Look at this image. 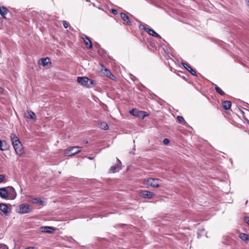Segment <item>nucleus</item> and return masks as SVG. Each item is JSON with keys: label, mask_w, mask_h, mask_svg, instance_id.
Wrapping results in <instances>:
<instances>
[{"label": "nucleus", "mask_w": 249, "mask_h": 249, "mask_svg": "<svg viewBox=\"0 0 249 249\" xmlns=\"http://www.w3.org/2000/svg\"><path fill=\"white\" fill-rule=\"evenodd\" d=\"M80 36L83 39L87 48L90 49L92 47V44L89 38L85 34H82Z\"/></svg>", "instance_id": "obj_6"}, {"label": "nucleus", "mask_w": 249, "mask_h": 249, "mask_svg": "<svg viewBox=\"0 0 249 249\" xmlns=\"http://www.w3.org/2000/svg\"><path fill=\"white\" fill-rule=\"evenodd\" d=\"M245 221L249 225V217H245Z\"/></svg>", "instance_id": "obj_34"}, {"label": "nucleus", "mask_w": 249, "mask_h": 249, "mask_svg": "<svg viewBox=\"0 0 249 249\" xmlns=\"http://www.w3.org/2000/svg\"><path fill=\"white\" fill-rule=\"evenodd\" d=\"M11 141L17 155L21 156L24 153L23 147L18 137L15 134L11 135Z\"/></svg>", "instance_id": "obj_1"}, {"label": "nucleus", "mask_w": 249, "mask_h": 249, "mask_svg": "<svg viewBox=\"0 0 249 249\" xmlns=\"http://www.w3.org/2000/svg\"><path fill=\"white\" fill-rule=\"evenodd\" d=\"M182 65L183 67L189 71L192 75L196 76V71L188 64L185 62H182Z\"/></svg>", "instance_id": "obj_9"}, {"label": "nucleus", "mask_w": 249, "mask_h": 249, "mask_svg": "<svg viewBox=\"0 0 249 249\" xmlns=\"http://www.w3.org/2000/svg\"><path fill=\"white\" fill-rule=\"evenodd\" d=\"M222 105L223 107L225 110H228L231 108V101L226 100V101H223L222 103Z\"/></svg>", "instance_id": "obj_18"}, {"label": "nucleus", "mask_w": 249, "mask_h": 249, "mask_svg": "<svg viewBox=\"0 0 249 249\" xmlns=\"http://www.w3.org/2000/svg\"><path fill=\"white\" fill-rule=\"evenodd\" d=\"M8 12V10L7 8L4 6L1 7V9L0 11V15L3 17L5 18V15L7 14Z\"/></svg>", "instance_id": "obj_20"}, {"label": "nucleus", "mask_w": 249, "mask_h": 249, "mask_svg": "<svg viewBox=\"0 0 249 249\" xmlns=\"http://www.w3.org/2000/svg\"><path fill=\"white\" fill-rule=\"evenodd\" d=\"M139 28L143 29L149 35L157 37L160 38H161V36L158 34H157L153 29L151 28L145 27L142 24H140L139 25Z\"/></svg>", "instance_id": "obj_4"}, {"label": "nucleus", "mask_w": 249, "mask_h": 249, "mask_svg": "<svg viewBox=\"0 0 249 249\" xmlns=\"http://www.w3.org/2000/svg\"><path fill=\"white\" fill-rule=\"evenodd\" d=\"M20 212L21 213H28L30 212V207L27 204H21L19 207Z\"/></svg>", "instance_id": "obj_10"}, {"label": "nucleus", "mask_w": 249, "mask_h": 249, "mask_svg": "<svg viewBox=\"0 0 249 249\" xmlns=\"http://www.w3.org/2000/svg\"><path fill=\"white\" fill-rule=\"evenodd\" d=\"M9 144L5 141L0 140V150L1 151H6L9 149Z\"/></svg>", "instance_id": "obj_15"}, {"label": "nucleus", "mask_w": 249, "mask_h": 249, "mask_svg": "<svg viewBox=\"0 0 249 249\" xmlns=\"http://www.w3.org/2000/svg\"><path fill=\"white\" fill-rule=\"evenodd\" d=\"M248 4H249V0H248Z\"/></svg>", "instance_id": "obj_39"}, {"label": "nucleus", "mask_w": 249, "mask_h": 249, "mask_svg": "<svg viewBox=\"0 0 249 249\" xmlns=\"http://www.w3.org/2000/svg\"><path fill=\"white\" fill-rule=\"evenodd\" d=\"M25 249H35V248L33 247H30L26 248Z\"/></svg>", "instance_id": "obj_36"}, {"label": "nucleus", "mask_w": 249, "mask_h": 249, "mask_svg": "<svg viewBox=\"0 0 249 249\" xmlns=\"http://www.w3.org/2000/svg\"><path fill=\"white\" fill-rule=\"evenodd\" d=\"M121 17L124 21L126 22L127 25H131V21H130L129 17L125 13H121Z\"/></svg>", "instance_id": "obj_16"}, {"label": "nucleus", "mask_w": 249, "mask_h": 249, "mask_svg": "<svg viewBox=\"0 0 249 249\" xmlns=\"http://www.w3.org/2000/svg\"><path fill=\"white\" fill-rule=\"evenodd\" d=\"M88 159H89V160H92L93 159V158H91L90 157H88Z\"/></svg>", "instance_id": "obj_37"}, {"label": "nucleus", "mask_w": 249, "mask_h": 249, "mask_svg": "<svg viewBox=\"0 0 249 249\" xmlns=\"http://www.w3.org/2000/svg\"><path fill=\"white\" fill-rule=\"evenodd\" d=\"M169 140L167 138H165L163 139V143L165 145H167L169 143Z\"/></svg>", "instance_id": "obj_29"}, {"label": "nucleus", "mask_w": 249, "mask_h": 249, "mask_svg": "<svg viewBox=\"0 0 249 249\" xmlns=\"http://www.w3.org/2000/svg\"><path fill=\"white\" fill-rule=\"evenodd\" d=\"M140 113V116H142L143 118L148 115V113L145 111H141V112Z\"/></svg>", "instance_id": "obj_27"}, {"label": "nucleus", "mask_w": 249, "mask_h": 249, "mask_svg": "<svg viewBox=\"0 0 249 249\" xmlns=\"http://www.w3.org/2000/svg\"><path fill=\"white\" fill-rule=\"evenodd\" d=\"M77 82L87 88H90L93 85L96 84L94 80L89 79L87 77H77Z\"/></svg>", "instance_id": "obj_2"}, {"label": "nucleus", "mask_w": 249, "mask_h": 249, "mask_svg": "<svg viewBox=\"0 0 249 249\" xmlns=\"http://www.w3.org/2000/svg\"><path fill=\"white\" fill-rule=\"evenodd\" d=\"M215 90H216V91L219 94H220L221 95H224L225 94V92L221 90V89L219 88L218 86H217L216 85L215 86Z\"/></svg>", "instance_id": "obj_24"}, {"label": "nucleus", "mask_w": 249, "mask_h": 249, "mask_svg": "<svg viewBox=\"0 0 249 249\" xmlns=\"http://www.w3.org/2000/svg\"><path fill=\"white\" fill-rule=\"evenodd\" d=\"M0 196L4 199L8 198V191L6 187L0 188Z\"/></svg>", "instance_id": "obj_13"}, {"label": "nucleus", "mask_w": 249, "mask_h": 249, "mask_svg": "<svg viewBox=\"0 0 249 249\" xmlns=\"http://www.w3.org/2000/svg\"><path fill=\"white\" fill-rule=\"evenodd\" d=\"M111 12L114 15H116L117 14V11L116 10L114 9H111Z\"/></svg>", "instance_id": "obj_33"}, {"label": "nucleus", "mask_w": 249, "mask_h": 249, "mask_svg": "<svg viewBox=\"0 0 249 249\" xmlns=\"http://www.w3.org/2000/svg\"><path fill=\"white\" fill-rule=\"evenodd\" d=\"M40 230L42 232H47L49 233H52L54 231L55 229L52 227L42 226L40 227Z\"/></svg>", "instance_id": "obj_12"}, {"label": "nucleus", "mask_w": 249, "mask_h": 249, "mask_svg": "<svg viewBox=\"0 0 249 249\" xmlns=\"http://www.w3.org/2000/svg\"><path fill=\"white\" fill-rule=\"evenodd\" d=\"M85 143H88V141H86V142H85Z\"/></svg>", "instance_id": "obj_38"}, {"label": "nucleus", "mask_w": 249, "mask_h": 249, "mask_svg": "<svg viewBox=\"0 0 249 249\" xmlns=\"http://www.w3.org/2000/svg\"><path fill=\"white\" fill-rule=\"evenodd\" d=\"M31 202L33 204H39L41 205L43 203V201L39 198L36 197L31 199Z\"/></svg>", "instance_id": "obj_22"}, {"label": "nucleus", "mask_w": 249, "mask_h": 249, "mask_svg": "<svg viewBox=\"0 0 249 249\" xmlns=\"http://www.w3.org/2000/svg\"><path fill=\"white\" fill-rule=\"evenodd\" d=\"M81 150V147L79 146H73L67 149V154L69 156L74 155L79 153Z\"/></svg>", "instance_id": "obj_5"}, {"label": "nucleus", "mask_w": 249, "mask_h": 249, "mask_svg": "<svg viewBox=\"0 0 249 249\" xmlns=\"http://www.w3.org/2000/svg\"><path fill=\"white\" fill-rule=\"evenodd\" d=\"M100 127L104 130H107L108 129V126L107 124L105 122H102L100 124Z\"/></svg>", "instance_id": "obj_26"}, {"label": "nucleus", "mask_w": 249, "mask_h": 249, "mask_svg": "<svg viewBox=\"0 0 249 249\" xmlns=\"http://www.w3.org/2000/svg\"><path fill=\"white\" fill-rule=\"evenodd\" d=\"M49 63H51V60L49 57L40 58L38 60V65H41L43 66H45Z\"/></svg>", "instance_id": "obj_14"}, {"label": "nucleus", "mask_w": 249, "mask_h": 249, "mask_svg": "<svg viewBox=\"0 0 249 249\" xmlns=\"http://www.w3.org/2000/svg\"><path fill=\"white\" fill-rule=\"evenodd\" d=\"M0 210L6 215L9 213L7 205L5 204L0 203Z\"/></svg>", "instance_id": "obj_17"}, {"label": "nucleus", "mask_w": 249, "mask_h": 249, "mask_svg": "<svg viewBox=\"0 0 249 249\" xmlns=\"http://www.w3.org/2000/svg\"><path fill=\"white\" fill-rule=\"evenodd\" d=\"M239 237L243 240L245 241H247L248 240V234L244 233H241L240 234Z\"/></svg>", "instance_id": "obj_23"}, {"label": "nucleus", "mask_w": 249, "mask_h": 249, "mask_svg": "<svg viewBox=\"0 0 249 249\" xmlns=\"http://www.w3.org/2000/svg\"><path fill=\"white\" fill-rule=\"evenodd\" d=\"M4 91V89L0 87V93H2Z\"/></svg>", "instance_id": "obj_35"}, {"label": "nucleus", "mask_w": 249, "mask_h": 249, "mask_svg": "<svg viewBox=\"0 0 249 249\" xmlns=\"http://www.w3.org/2000/svg\"><path fill=\"white\" fill-rule=\"evenodd\" d=\"M177 119H178V121L182 124H185L186 123L182 116H177Z\"/></svg>", "instance_id": "obj_25"}, {"label": "nucleus", "mask_w": 249, "mask_h": 249, "mask_svg": "<svg viewBox=\"0 0 249 249\" xmlns=\"http://www.w3.org/2000/svg\"><path fill=\"white\" fill-rule=\"evenodd\" d=\"M104 73L108 77L109 75H110V73H111V72L110 71H109L108 69H107V68H105V70H104Z\"/></svg>", "instance_id": "obj_28"}, {"label": "nucleus", "mask_w": 249, "mask_h": 249, "mask_svg": "<svg viewBox=\"0 0 249 249\" xmlns=\"http://www.w3.org/2000/svg\"><path fill=\"white\" fill-rule=\"evenodd\" d=\"M154 194L153 192L147 191V190H143L141 192V196L143 198L151 199L154 196Z\"/></svg>", "instance_id": "obj_8"}, {"label": "nucleus", "mask_w": 249, "mask_h": 249, "mask_svg": "<svg viewBox=\"0 0 249 249\" xmlns=\"http://www.w3.org/2000/svg\"><path fill=\"white\" fill-rule=\"evenodd\" d=\"M121 164V161L117 159V162L114 165H113L111 167L110 171L113 173L119 172L122 169Z\"/></svg>", "instance_id": "obj_7"}, {"label": "nucleus", "mask_w": 249, "mask_h": 249, "mask_svg": "<svg viewBox=\"0 0 249 249\" xmlns=\"http://www.w3.org/2000/svg\"><path fill=\"white\" fill-rule=\"evenodd\" d=\"M160 180L158 178H149L146 181V183L153 188H158L160 187Z\"/></svg>", "instance_id": "obj_3"}, {"label": "nucleus", "mask_w": 249, "mask_h": 249, "mask_svg": "<svg viewBox=\"0 0 249 249\" xmlns=\"http://www.w3.org/2000/svg\"><path fill=\"white\" fill-rule=\"evenodd\" d=\"M140 112L141 111H139L136 108H133L130 110L129 113L133 116L139 117L140 116Z\"/></svg>", "instance_id": "obj_19"}, {"label": "nucleus", "mask_w": 249, "mask_h": 249, "mask_svg": "<svg viewBox=\"0 0 249 249\" xmlns=\"http://www.w3.org/2000/svg\"><path fill=\"white\" fill-rule=\"evenodd\" d=\"M4 178H5V176L3 174H0V183H1L2 181H3Z\"/></svg>", "instance_id": "obj_30"}, {"label": "nucleus", "mask_w": 249, "mask_h": 249, "mask_svg": "<svg viewBox=\"0 0 249 249\" xmlns=\"http://www.w3.org/2000/svg\"><path fill=\"white\" fill-rule=\"evenodd\" d=\"M62 23H63V25L65 29H67L68 27V23L66 22V21L63 20Z\"/></svg>", "instance_id": "obj_31"}, {"label": "nucleus", "mask_w": 249, "mask_h": 249, "mask_svg": "<svg viewBox=\"0 0 249 249\" xmlns=\"http://www.w3.org/2000/svg\"><path fill=\"white\" fill-rule=\"evenodd\" d=\"M28 116L27 117L29 119H35L36 118V114L32 111H28Z\"/></svg>", "instance_id": "obj_21"}, {"label": "nucleus", "mask_w": 249, "mask_h": 249, "mask_svg": "<svg viewBox=\"0 0 249 249\" xmlns=\"http://www.w3.org/2000/svg\"><path fill=\"white\" fill-rule=\"evenodd\" d=\"M108 77L111 80H114L115 78V76H114V75L112 74V73H110V75H109Z\"/></svg>", "instance_id": "obj_32"}, {"label": "nucleus", "mask_w": 249, "mask_h": 249, "mask_svg": "<svg viewBox=\"0 0 249 249\" xmlns=\"http://www.w3.org/2000/svg\"><path fill=\"white\" fill-rule=\"evenodd\" d=\"M8 188L10 189L9 191H8V196L9 197V199H14L17 196L16 192L13 187L9 186Z\"/></svg>", "instance_id": "obj_11"}]
</instances>
